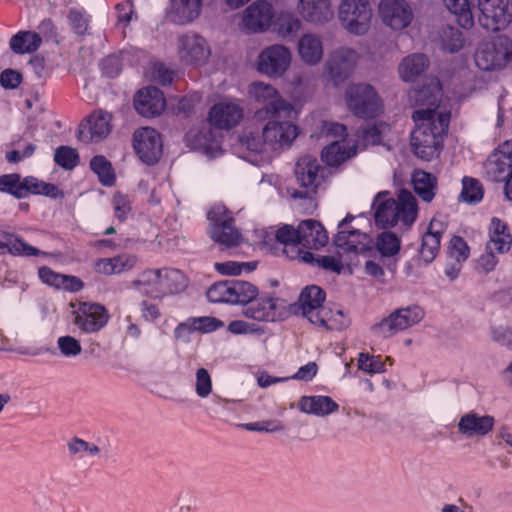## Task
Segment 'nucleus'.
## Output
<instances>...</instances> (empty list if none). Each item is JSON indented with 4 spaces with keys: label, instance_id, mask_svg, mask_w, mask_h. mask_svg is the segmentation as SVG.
I'll use <instances>...</instances> for the list:
<instances>
[{
    "label": "nucleus",
    "instance_id": "5701e85b",
    "mask_svg": "<svg viewBox=\"0 0 512 512\" xmlns=\"http://www.w3.org/2000/svg\"><path fill=\"white\" fill-rule=\"evenodd\" d=\"M288 67V50L284 46L273 45L261 52L258 70L269 76L281 75Z\"/></svg>",
    "mask_w": 512,
    "mask_h": 512
},
{
    "label": "nucleus",
    "instance_id": "603ef678",
    "mask_svg": "<svg viewBox=\"0 0 512 512\" xmlns=\"http://www.w3.org/2000/svg\"><path fill=\"white\" fill-rule=\"evenodd\" d=\"M377 248L385 256H391L398 252L400 242L392 232H383L377 239Z\"/></svg>",
    "mask_w": 512,
    "mask_h": 512
},
{
    "label": "nucleus",
    "instance_id": "f257e3e1",
    "mask_svg": "<svg viewBox=\"0 0 512 512\" xmlns=\"http://www.w3.org/2000/svg\"><path fill=\"white\" fill-rule=\"evenodd\" d=\"M415 96L419 108L413 112L416 128L411 134V146L417 157L430 161L439 155L450 116L439 110L442 93L436 78L430 79L426 87L415 91Z\"/></svg>",
    "mask_w": 512,
    "mask_h": 512
},
{
    "label": "nucleus",
    "instance_id": "2eb2a0df",
    "mask_svg": "<svg viewBox=\"0 0 512 512\" xmlns=\"http://www.w3.org/2000/svg\"><path fill=\"white\" fill-rule=\"evenodd\" d=\"M133 148L141 161L155 163L162 153V141L159 133L150 127L137 129L133 134Z\"/></svg>",
    "mask_w": 512,
    "mask_h": 512
},
{
    "label": "nucleus",
    "instance_id": "6e6d98bb",
    "mask_svg": "<svg viewBox=\"0 0 512 512\" xmlns=\"http://www.w3.org/2000/svg\"><path fill=\"white\" fill-rule=\"evenodd\" d=\"M69 454L72 456L87 453L91 456H96L100 453V448L94 443L87 442L78 437H73L67 443Z\"/></svg>",
    "mask_w": 512,
    "mask_h": 512
},
{
    "label": "nucleus",
    "instance_id": "473e14b6",
    "mask_svg": "<svg viewBox=\"0 0 512 512\" xmlns=\"http://www.w3.org/2000/svg\"><path fill=\"white\" fill-rule=\"evenodd\" d=\"M297 49L301 60L306 64L315 65L322 59L323 43L316 34H303L298 41Z\"/></svg>",
    "mask_w": 512,
    "mask_h": 512
},
{
    "label": "nucleus",
    "instance_id": "6ab92c4d",
    "mask_svg": "<svg viewBox=\"0 0 512 512\" xmlns=\"http://www.w3.org/2000/svg\"><path fill=\"white\" fill-rule=\"evenodd\" d=\"M328 241V236L323 226L315 220H304L297 228L290 227V245L302 244L306 248L318 249Z\"/></svg>",
    "mask_w": 512,
    "mask_h": 512
},
{
    "label": "nucleus",
    "instance_id": "9d476101",
    "mask_svg": "<svg viewBox=\"0 0 512 512\" xmlns=\"http://www.w3.org/2000/svg\"><path fill=\"white\" fill-rule=\"evenodd\" d=\"M360 59V54L351 47L342 46L333 51L325 63L327 79L334 85L347 80L354 72Z\"/></svg>",
    "mask_w": 512,
    "mask_h": 512
},
{
    "label": "nucleus",
    "instance_id": "39448f33",
    "mask_svg": "<svg viewBox=\"0 0 512 512\" xmlns=\"http://www.w3.org/2000/svg\"><path fill=\"white\" fill-rule=\"evenodd\" d=\"M372 8L369 0H341L338 20L348 33L361 36L368 33L372 22Z\"/></svg>",
    "mask_w": 512,
    "mask_h": 512
},
{
    "label": "nucleus",
    "instance_id": "a211bd4d",
    "mask_svg": "<svg viewBox=\"0 0 512 512\" xmlns=\"http://www.w3.org/2000/svg\"><path fill=\"white\" fill-rule=\"evenodd\" d=\"M485 174L491 181L500 182L512 173V140L504 141L488 157Z\"/></svg>",
    "mask_w": 512,
    "mask_h": 512
},
{
    "label": "nucleus",
    "instance_id": "c85d7f7f",
    "mask_svg": "<svg viewBox=\"0 0 512 512\" xmlns=\"http://www.w3.org/2000/svg\"><path fill=\"white\" fill-rule=\"evenodd\" d=\"M286 111L274 112L272 119L263 128L264 141L272 146L288 142Z\"/></svg>",
    "mask_w": 512,
    "mask_h": 512
},
{
    "label": "nucleus",
    "instance_id": "e433bc0d",
    "mask_svg": "<svg viewBox=\"0 0 512 512\" xmlns=\"http://www.w3.org/2000/svg\"><path fill=\"white\" fill-rule=\"evenodd\" d=\"M263 248L275 255L285 254L288 245V226L284 225L277 231H263Z\"/></svg>",
    "mask_w": 512,
    "mask_h": 512
},
{
    "label": "nucleus",
    "instance_id": "a878e982",
    "mask_svg": "<svg viewBox=\"0 0 512 512\" xmlns=\"http://www.w3.org/2000/svg\"><path fill=\"white\" fill-rule=\"evenodd\" d=\"M298 12L311 23H324L333 16L330 2L328 0H300Z\"/></svg>",
    "mask_w": 512,
    "mask_h": 512
},
{
    "label": "nucleus",
    "instance_id": "cd10ccee",
    "mask_svg": "<svg viewBox=\"0 0 512 512\" xmlns=\"http://www.w3.org/2000/svg\"><path fill=\"white\" fill-rule=\"evenodd\" d=\"M357 148L354 142L343 138L333 141L322 150L321 158L329 166H338L345 160L356 154Z\"/></svg>",
    "mask_w": 512,
    "mask_h": 512
},
{
    "label": "nucleus",
    "instance_id": "4be33fe9",
    "mask_svg": "<svg viewBox=\"0 0 512 512\" xmlns=\"http://www.w3.org/2000/svg\"><path fill=\"white\" fill-rule=\"evenodd\" d=\"M243 117L242 107L234 101H222L213 105L209 111L208 121L220 129L236 126Z\"/></svg>",
    "mask_w": 512,
    "mask_h": 512
},
{
    "label": "nucleus",
    "instance_id": "423d86ee",
    "mask_svg": "<svg viewBox=\"0 0 512 512\" xmlns=\"http://www.w3.org/2000/svg\"><path fill=\"white\" fill-rule=\"evenodd\" d=\"M348 109L357 117L372 118L382 109V102L374 87L368 83L350 84L345 91Z\"/></svg>",
    "mask_w": 512,
    "mask_h": 512
},
{
    "label": "nucleus",
    "instance_id": "052dcab7",
    "mask_svg": "<svg viewBox=\"0 0 512 512\" xmlns=\"http://www.w3.org/2000/svg\"><path fill=\"white\" fill-rule=\"evenodd\" d=\"M388 126L385 124H374V125H367L362 130V138L365 142V145H375L380 143L382 139V134L385 130H387Z\"/></svg>",
    "mask_w": 512,
    "mask_h": 512
},
{
    "label": "nucleus",
    "instance_id": "774afa93",
    "mask_svg": "<svg viewBox=\"0 0 512 512\" xmlns=\"http://www.w3.org/2000/svg\"><path fill=\"white\" fill-rule=\"evenodd\" d=\"M189 320L194 331L212 332L222 326V323L213 317H199Z\"/></svg>",
    "mask_w": 512,
    "mask_h": 512
},
{
    "label": "nucleus",
    "instance_id": "3c124183",
    "mask_svg": "<svg viewBox=\"0 0 512 512\" xmlns=\"http://www.w3.org/2000/svg\"><path fill=\"white\" fill-rule=\"evenodd\" d=\"M57 347L61 355L66 358H75L82 352L80 342L70 335L60 336L57 339Z\"/></svg>",
    "mask_w": 512,
    "mask_h": 512
},
{
    "label": "nucleus",
    "instance_id": "bf43d9fd",
    "mask_svg": "<svg viewBox=\"0 0 512 512\" xmlns=\"http://www.w3.org/2000/svg\"><path fill=\"white\" fill-rule=\"evenodd\" d=\"M68 21L74 32L79 35L84 34L88 29L89 20L85 13L81 10L76 8L70 9L68 14Z\"/></svg>",
    "mask_w": 512,
    "mask_h": 512
},
{
    "label": "nucleus",
    "instance_id": "7c9ffc66",
    "mask_svg": "<svg viewBox=\"0 0 512 512\" xmlns=\"http://www.w3.org/2000/svg\"><path fill=\"white\" fill-rule=\"evenodd\" d=\"M160 269H146L131 282V286L141 294L154 299H161Z\"/></svg>",
    "mask_w": 512,
    "mask_h": 512
},
{
    "label": "nucleus",
    "instance_id": "c03bdc74",
    "mask_svg": "<svg viewBox=\"0 0 512 512\" xmlns=\"http://www.w3.org/2000/svg\"><path fill=\"white\" fill-rule=\"evenodd\" d=\"M350 320L345 316L344 312L340 309L333 310L328 307L326 316L317 318L316 325L326 330H342L348 327Z\"/></svg>",
    "mask_w": 512,
    "mask_h": 512
},
{
    "label": "nucleus",
    "instance_id": "f8f14e48",
    "mask_svg": "<svg viewBox=\"0 0 512 512\" xmlns=\"http://www.w3.org/2000/svg\"><path fill=\"white\" fill-rule=\"evenodd\" d=\"M176 49L179 60L189 65H203L211 55L207 40L196 33L179 36Z\"/></svg>",
    "mask_w": 512,
    "mask_h": 512
},
{
    "label": "nucleus",
    "instance_id": "9b49d317",
    "mask_svg": "<svg viewBox=\"0 0 512 512\" xmlns=\"http://www.w3.org/2000/svg\"><path fill=\"white\" fill-rule=\"evenodd\" d=\"M72 307L73 324L83 333H97L108 323L109 313L99 303L79 302Z\"/></svg>",
    "mask_w": 512,
    "mask_h": 512
},
{
    "label": "nucleus",
    "instance_id": "de8ad7c7",
    "mask_svg": "<svg viewBox=\"0 0 512 512\" xmlns=\"http://www.w3.org/2000/svg\"><path fill=\"white\" fill-rule=\"evenodd\" d=\"M207 298L213 303H231V281H222L212 285L207 291Z\"/></svg>",
    "mask_w": 512,
    "mask_h": 512
},
{
    "label": "nucleus",
    "instance_id": "13d9d810",
    "mask_svg": "<svg viewBox=\"0 0 512 512\" xmlns=\"http://www.w3.org/2000/svg\"><path fill=\"white\" fill-rule=\"evenodd\" d=\"M449 256L455 262L462 263L469 256V248L467 243L458 236H454L450 241Z\"/></svg>",
    "mask_w": 512,
    "mask_h": 512
},
{
    "label": "nucleus",
    "instance_id": "20e7f679",
    "mask_svg": "<svg viewBox=\"0 0 512 512\" xmlns=\"http://www.w3.org/2000/svg\"><path fill=\"white\" fill-rule=\"evenodd\" d=\"M512 60V40L505 35H497L481 41L474 53L476 66L483 71H501Z\"/></svg>",
    "mask_w": 512,
    "mask_h": 512
},
{
    "label": "nucleus",
    "instance_id": "393cba45",
    "mask_svg": "<svg viewBox=\"0 0 512 512\" xmlns=\"http://www.w3.org/2000/svg\"><path fill=\"white\" fill-rule=\"evenodd\" d=\"M319 171L320 166L317 160L312 156H304L296 163L295 177L302 187L315 189L322 180Z\"/></svg>",
    "mask_w": 512,
    "mask_h": 512
},
{
    "label": "nucleus",
    "instance_id": "4468645a",
    "mask_svg": "<svg viewBox=\"0 0 512 512\" xmlns=\"http://www.w3.org/2000/svg\"><path fill=\"white\" fill-rule=\"evenodd\" d=\"M378 14L381 21L395 31L407 28L413 20V10L406 0H381Z\"/></svg>",
    "mask_w": 512,
    "mask_h": 512
},
{
    "label": "nucleus",
    "instance_id": "dca6fc26",
    "mask_svg": "<svg viewBox=\"0 0 512 512\" xmlns=\"http://www.w3.org/2000/svg\"><path fill=\"white\" fill-rule=\"evenodd\" d=\"M244 314L257 321H281L286 318L287 303L285 299L279 297H261L249 305Z\"/></svg>",
    "mask_w": 512,
    "mask_h": 512
},
{
    "label": "nucleus",
    "instance_id": "c9c22d12",
    "mask_svg": "<svg viewBox=\"0 0 512 512\" xmlns=\"http://www.w3.org/2000/svg\"><path fill=\"white\" fill-rule=\"evenodd\" d=\"M161 298L179 293L186 287V278L178 269L161 268Z\"/></svg>",
    "mask_w": 512,
    "mask_h": 512
},
{
    "label": "nucleus",
    "instance_id": "ddd939ff",
    "mask_svg": "<svg viewBox=\"0 0 512 512\" xmlns=\"http://www.w3.org/2000/svg\"><path fill=\"white\" fill-rule=\"evenodd\" d=\"M325 297V292L319 286H307L301 291L298 303L293 306V313L303 316L316 325L317 318L324 317L328 313V307L323 305Z\"/></svg>",
    "mask_w": 512,
    "mask_h": 512
},
{
    "label": "nucleus",
    "instance_id": "8fccbe9b",
    "mask_svg": "<svg viewBox=\"0 0 512 512\" xmlns=\"http://www.w3.org/2000/svg\"><path fill=\"white\" fill-rule=\"evenodd\" d=\"M0 192L9 193L16 198H23L20 175L12 173L0 176Z\"/></svg>",
    "mask_w": 512,
    "mask_h": 512
},
{
    "label": "nucleus",
    "instance_id": "c756f323",
    "mask_svg": "<svg viewBox=\"0 0 512 512\" xmlns=\"http://www.w3.org/2000/svg\"><path fill=\"white\" fill-rule=\"evenodd\" d=\"M299 409L307 414L324 417L336 412L339 405L329 396H303L299 403Z\"/></svg>",
    "mask_w": 512,
    "mask_h": 512
},
{
    "label": "nucleus",
    "instance_id": "e2e57ef3",
    "mask_svg": "<svg viewBox=\"0 0 512 512\" xmlns=\"http://www.w3.org/2000/svg\"><path fill=\"white\" fill-rule=\"evenodd\" d=\"M115 217L124 220L131 210L128 197L121 193H116L112 199Z\"/></svg>",
    "mask_w": 512,
    "mask_h": 512
},
{
    "label": "nucleus",
    "instance_id": "412c9836",
    "mask_svg": "<svg viewBox=\"0 0 512 512\" xmlns=\"http://www.w3.org/2000/svg\"><path fill=\"white\" fill-rule=\"evenodd\" d=\"M112 115L109 112L99 110L92 113L82 123L78 130V139L89 143L106 138L112 130Z\"/></svg>",
    "mask_w": 512,
    "mask_h": 512
},
{
    "label": "nucleus",
    "instance_id": "7ed1b4c3",
    "mask_svg": "<svg viewBox=\"0 0 512 512\" xmlns=\"http://www.w3.org/2000/svg\"><path fill=\"white\" fill-rule=\"evenodd\" d=\"M240 26L248 33H263L272 29L286 35L288 12L279 1L256 0L243 11Z\"/></svg>",
    "mask_w": 512,
    "mask_h": 512
},
{
    "label": "nucleus",
    "instance_id": "338daca9",
    "mask_svg": "<svg viewBox=\"0 0 512 512\" xmlns=\"http://www.w3.org/2000/svg\"><path fill=\"white\" fill-rule=\"evenodd\" d=\"M113 258L114 273L120 274L131 270L137 264V257L131 254H120Z\"/></svg>",
    "mask_w": 512,
    "mask_h": 512
},
{
    "label": "nucleus",
    "instance_id": "4d7b16f0",
    "mask_svg": "<svg viewBox=\"0 0 512 512\" xmlns=\"http://www.w3.org/2000/svg\"><path fill=\"white\" fill-rule=\"evenodd\" d=\"M195 392L200 398H207L212 392V379L205 368H199L196 371Z\"/></svg>",
    "mask_w": 512,
    "mask_h": 512
},
{
    "label": "nucleus",
    "instance_id": "6e6552de",
    "mask_svg": "<svg viewBox=\"0 0 512 512\" xmlns=\"http://www.w3.org/2000/svg\"><path fill=\"white\" fill-rule=\"evenodd\" d=\"M211 238L226 247L238 246L242 242V235L233 226V217L223 205H215L208 212Z\"/></svg>",
    "mask_w": 512,
    "mask_h": 512
},
{
    "label": "nucleus",
    "instance_id": "37998d69",
    "mask_svg": "<svg viewBox=\"0 0 512 512\" xmlns=\"http://www.w3.org/2000/svg\"><path fill=\"white\" fill-rule=\"evenodd\" d=\"M232 304H247L257 295L256 286L245 281H231Z\"/></svg>",
    "mask_w": 512,
    "mask_h": 512
},
{
    "label": "nucleus",
    "instance_id": "a19ab883",
    "mask_svg": "<svg viewBox=\"0 0 512 512\" xmlns=\"http://www.w3.org/2000/svg\"><path fill=\"white\" fill-rule=\"evenodd\" d=\"M291 252L292 251L290 250V253ZM291 258L297 259L299 262L303 263L316 264L319 267L336 273H340L343 268L341 261L334 256H322L320 258L315 259L311 252H302L300 250H297V255L295 257L290 255V259Z\"/></svg>",
    "mask_w": 512,
    "mask_h": 512
},
{
    "label": "nucleus",
    "instance_id": "4c0bfd02",
    "mask_svg": "<svg viewBox=\"0 0 512 512\" xmlns=\"http://www.w3.org/2000/svg\"><path fill=\"white\" fill-rule=\"evenodd\" d=\"M8 251L15 255L37 256L43 254L36 247H33L20 239L13 238L11 235L0 231V253Z\"/></svg>",
    "mask_w": 512,
    "mask_h": 512
},
{
    "label": "nucleus",
    "instance_id": "f03ea898",
    "mask_svg": "<svg viewBox=\"0 0 512 512\" xmlns=\"http://www.w3.org/2000/svg\"><path fill=\"white\" fill-rule=\"evenodd\" d=\"M372 208L375 223L381 228L394 227L398 223L410 227L418 215L416 198L407 190H401L397 198L388 197V192H379Z\"/></svg>",
    "mask_w": 512,
    "mask_h": 512
},
{
    "label": "nucleus",
    "instance_id": "72a5a7b5",
    "mask_svg": "<svg viewBox=\"0 0 512 512\" xmlns=\"http://www.w3.org/2000/svg\"><path fill=\"white\" fill-rule=\"evenodd\" d=\"M248 93L255 101L272 105L274 112H285L284 102L277 98V91L270 84L254 82L249 86Z\"/></svg>",
    "mask_w": 512,
    "mask_h": 512
},
{
    "label": "nucleus",
    "instance_id": "79ce46f5",
    "mask_svg": "<svg viewBox=\"0 0 512 512\" xmlns=\"http://www.w3.org/2000/svg\"><path fill=\"white\" fill-rule=\"evenodd\" d=\"M439 42L444 51L453 53L463 47L464 38L457 28L447 26L440 30Z\"/></svg>",
    "mask_w": 512,
    "mask_h": 512
},
{
    "label": "nucleus",
    "instance_id": "aec40b11",
    "mask_svg": "<svg viewBox=\"0 0 512 512\" xmlns=\"http://www.w3.org/2000/svg\"><path fill=\"white\" fill-rule=\"evenodd\" d=\"M354 219V216L347 215L338 225L339 231L335 236L337 247L355 253L366 252L372 247V240L366 233L359 230H349L346 225Z\"/></svg>",
    "mask_w": 512,
    "mask_h": 512
},
{
    "label": "nucleus",
    "instance_id": "0eeeda50",
    "mask_svg": "<svg viewBox=\"0 0 512 512\" xmlns=\"http://www.w3.org/2000/svg\"><path fill=\"white\" fill-rule=\"evenodd\" d=\"M478 22L488 31L504 30L512 21V0H479Z\"/></svg>",
    "mask_w": 512,
    "mask_h": 512
},
{
    "label": "nucleus",
    "instance_id": "a18cd8bd",
    "mask_svg": "<svg viewBox=\"0 0 512 512\" xmlns=\"http://www.w3.org/2000/svg\"><path fill=\"white\" fill-rule=\"evenodd\" d=\"M90 167L97 174L99 181L106 186H111L115 181V174L111 163L104 156H95L90 162Z\"/></svg>",
    "mask_w": 512,
    "mask_h": 512
},
{
    "label": "nucleus",
    "instance_id": "864d4df0",
    "mask_svg": "<svg viewBox=\"0 0 512 512\" xmlns=\"http://www.w3.org/2000/svg\"><path fill=\"white\" fill-rule=\"evenodd\" d=\"M147 74L152 81L164 86L171 84L175 76V72L162 63H153Z\"/></svg>",
    "mask_w": 512,
    "mask_h": 512
},
{
    "label": "nucleus",
    "instance_id": "f704fd0d",
    "mask_svg": "<svg viewBox=\"0 0 512 512\" xmlns=\"http://www.w3.org/2000/svg\"><path fill=\"white\" fill-rule=\"evenodd\" d=\"M476 0H444L446 7L456 16L458 24L464 29L474 25L473 8ZM479 2V0H477Z\"/></svg>",
    "mask_w": 512,
    "mask_h": 512
},
{
    "label": "nucleus",
    "instance_id": "09e8293b",
    "mask_svg": "<svg viewBox=\"0 0 512 512\" xmlns=\"http://www.w3.org/2000/svg\"><path fill=\"white\" fill-rule=\"evenodd\" d=\"M440 241L435 235L427 233L423 235L419 253L426 264L431 263L435 259L440 248Z\"/></svg>",
    "mask_w": 512,
    "mask_h": 512
},
{
    "label": "nucleus",
    "instance_id": "58836bf2",
    "mask_svg": "<svg viewBox=\"0 0 512 512\" xmlns=\"http://www.w3.org/2000/svg\"><path fill=\"white\" fill-rule=\"evenodd\" d=\"M41 42V37L37 33L24 31L11 38L10 47L17 54L32 53L39 48Z\"/></svg>",
    "mask_w": 512,
    "mask_h": 512
},
{
    "label": "nucleus",
    "instance_id": "49530a36",
    "mask_svg": "<svg viewBox=\"0 0 512 512\" xmlns=\"http://www.w3.org/2000/svg\"><path fill=\"white\" fill-rule=\"evenodd\" d=\"M483 187L481 183L471 177H464L462 180L461 198L467 203H477L483 198Z\"/></svg>",
    "mask_w": 512,
    "mask_h": 512
},
{
    "label": "nucleus",
    "instance_id": "1a4fd4ad",
    "mask_svg": "<svg viewBox=\"0 0 512 512\" xmlns=\"http://www.w3.org/2000/svg\"><path fill=\"white\" fill-rule=\"evenodd\" d=\"M423 317L424 311L417 305L399 308L375 324L372 330L376 335L388 338L418 324Z\"/></svg>",
    "mask_w": 512,
    "mask_h": 512
},
{
    "label": "nucleus",
    "instance_id": "bb28decb",
    "mask_svg": "<svg viewBox=\"0 0 512 512\" xmlns=\"http://www.w3.org/2000/svg\"><path fill=\"white\" fill-rule=\"evenodd\" d=\"M201 9L202 0H171L168 17L174 23L187 24L200 15Z\"/></svg>",
    "mask_w": 512,
    "mask_h": 512
},
{
    "label": "nucleus",
    "instance_id": "f3484780",
    "mask_svg": "<svg viewBox=\"0 0 512 512\" xmlns=\"http://www.w3.org/2000/svg\"><path fill=\"white\" fill-rule=\"evenodd\" d=\"M494 425L493 416L471 410L459 417L457 431L465 439H479L492 432Z\"/></svg>",
    "mask_w": 512,
    "mask_h": 512
},
{
    "label": "nucleus",
    "instance_id": "ea45409f",
    "mask_svg": "<svg viewBox=\"0 0 512 512\" xmlns=\"http://www.w3.org/2000/svg\"><path fill=\"white\" fill-rule=\"evenodd\" d=\"M415 192L425 202H430L435 196L436 178L424 171H415L412 177Z\"/></svg>",
    "mask_w": 512,
    "mask_h": 512
},
{
    "label": "nucleus",
    "instance_id": "b1692460",
    "mask_svg": "<svg viewBox=\"0 0 512 512\" xmlns=\"http://www.w3.org/2000/svg\"><path fill=\"white\" fill-rule=\"evenodd\" d=\"M166 101L163 93L156 87H146L138 91L134 99V107L144 117L160 115L165 109Z\"/></svg>",
    "mask_w": 512,
    "mask_h": 512
},
{
    "label": "nucleus",
    "instance_id": "0e129e2a",
    "mask_svg": "<svg viewBox=\"0 0 512 512\" xmlns=\"http://www.w3.org/2000/svg\"><path fill=\"white\" fill-rule=\"evenodd\" d=\"M511 244V235H489L486 247L489 250H495L497 253H505L509 251Z\"/></svg>",
    "mask_w": 512,
    "mask_h": 512
},
{
    "label": "nucleus",
    "instance_id": "2f4dec72",
    "mask_svg": "<svg viewBox=\"0 0 512 512\" xmlns=\"http://www.w3.org/2000/svg\"><path fill=\"white\" fill-rule=\"evenodd\" d=\"M429 67V61L424 54L413 53L404 57L398 66L400 78L405 82H414Z\"/></svg>",
    "mask_w": 512,
    "mask_h": 512
},
{
    "label": "nucleus",
    "instance_id": "5fc2aeb1",
    "mask_svg": "<svg viewBox=\"0 0 512 512\" xmlns=\"http://www.w3.org/2000/svg\"><path fill=\"white\" fill-rule=\"evenodd\" d=\"M54 160L64 169H72L78 162V153L71 147L61 146L56 149Z\"/></svg>",
    "mask_w": 512,
    "mask_h": 512
},
{
    "label": "nucleus",
    "instance_id": "680f3d73",
    "mask_svg": "<svg viewBox=\"0 0 512 512\" xmlns=\"http://www.w3.org/2000/svg\"><path fill=\"white\" fill-rule=\"evenodd\" d=\"M492 340L512 351V329L505 326H497L491 329Z\"/></svg>",
    "mask_w": 512,
    "mask_h": 512
},
{
    "label": "nucleus",
    "instance_id": "69168bd1",
    "mask_svg": "<svg viewBox=\"0 0 512 512\" xmlns=\"http://www.w3.org/2000/svg\"><path fill=\"white\" fill-rule=\"evenodd\" d=\"M495 250L485 248V252L479 257L477 261V270L481 273H489L493 271L498 263V258L495 255Z\"/></svg>",
    "mask_w": 512,
    "mask_h": 512
}]
</instances>
